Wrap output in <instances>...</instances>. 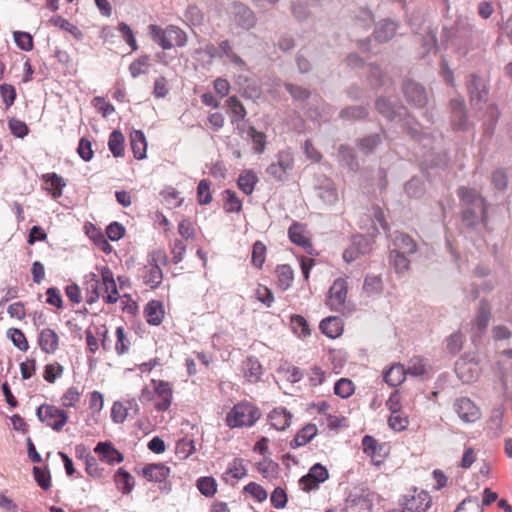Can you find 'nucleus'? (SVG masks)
<instances>
[{"label": "nucleus", "mask_w": 512, "mask_h": 512, "mask_svg": "<svg viewBox=\"0 0 512 512\" xmlns=\"http://www.w3.org/2000/svg\"><path fill=\"white\" fill-rule=\"evenodd\" d=\"M150 386L141 390L140 401L143 404L152 403L157 412L168 411L173 403V384L162 379H152Z\"/></svg>", "instance_id": "obj_1"}, {"label": "nucleus", "mask_w": 512, "mask_h": 512, "mask_svg": "<svg viewBox=\"0 0 512 512\" xmlns=\"http://www.w3.org/2000/svg\"><path fill=\"white\" fill-rule=\"evenodd\" d=\"M151 39L163 50H170L174 47H184L188 42L187 33L177 25L161 27L157 24L148 26Z\"/></svg>", "instance_id": "obj_2"}, {"label": "nucleus", "mask_w": 512, "mask_h": 512, "mask_svg": "<svg viewBox=\"0 0 512 512\" xmlns=\"http://www.w3.org/2000/svg\"><path fill=\"white\" fill-rule=\"evenodd\" d=\"M262 416L261 410L249 401H241L235 404L227 413L226 425L231 428L252 427Z\"/></svg>", "instance_id": "obj_3"}, {"label": "nucleus", "mask_w": 512, "mask_h": 512, "mask_svg": "<svg viewBox=\"0 0 512 512\" xmlns=\"http://www.w3.org/2000/svg\"><path fill=\"white\" fill-rule=\"evenodd\" d=\"M431 495L421 489H413L400 500L401 509L391 512H427L432 507Z\"/></svg>", "instance_id": "obj_4"}, {"label": "nucleus", "mask_w": 512, "mask_h": 512, "mask_svg": "<svg viewBox=\"0 0 512 512\" xmlns=\"http://www.w3.org/2000/svg\"><path fill=\"white\" fill-rule=\"evenodd\" d=\"M39 420L54 431H61L68 422V413L55 405L44 403L37 408Z\"/></svg>", "instance_id": "obj_5"}, {"label": "nucleus", "mask_w": 512, "mask_h": 512, "mask_svg": "<svg viewBox=\"0 0 512 512\" xmlns=\"http://www.w3.org/2000/svg\"><path fill=\"white\" fill-rule=\"evenodd\" d=\"M171 470L163 463L147 464L142 469L143 477L151 482L159 483V489L163 492L171 491V482L168 481Z\"/></svg>", "instance_id": "obj_6"}, {"label": "nucleus", "mask_w": 512, "mask_h": 512, "mask_svg": "<svg viewBox=\"0 0 512 512\" xmlns=\"http://www.w3.org/2000/svg\"><path fill=\"white\" fill-rule=\"evenodd\" d=\"M294 157L290 150H281L277 154V161L270 164L267 174L277 181H284L289 171L293 169Z\"/></svg>", "instance_id": "obj_7"}, {"label": "nucleus", "mask_w": 512, "mask_h": 512, "mask_svg": "<svg viewBox=\"0 0 512 512\" xmlns=\"http://www.w3.org/2000/svg\"><path fill=\"white\" fill-rule=\"evenodd\" d=\"M347 295V278H337L336 280H334L333 284L329 289L326 304L333 311H341L345 306Z\"/></svg>", "instance_id": "obj_8"}, {"label": "nucleus", "mask_w": 512, "mask_h": 512, "mask_svg": "<svg viewBox=\"0 0 512 512\" xmlns=\"http://www.w3.org/2000/svg\"><path fill=\"white\" fill-rule=\"evenodd\" d=\"M363 452L367 454L371 461L379 466L389 454V446L386 443H379L374 437L366 435L362 439Z\"/></svg>", "instance_id": "obj_9"}, {"label": "nucleus", "mask_w": 512, "mask_h": 512, "mask_svg": "<svg viewBox=\"0 0 512 512\" xmlns=\"http://www.w3.org/2000/svg\"><path fill=\"white\" fill-rule=\"evenodd\" d=\"M103 284V300L107 304H115L119 299L117 285L112 270L107 266L97 267Z\"/></svg>", "instance_id": "obj_10"}, {"label": "nucleus", "mask_w": 512, "mask_h": 512, "mask_svg": "<svg viewBox=\"0 0 512 512\" xmlns=\"http://www.w3.org/2000/svg\"><path fill=\"white\" fill-rule=\"evenodd\" d=\"M85 301L92 305L96 303L101 297L103 298V284L100 274L89 273L85 276Z\"/></svg>", "instance_id": "obj_11"}, {"label": "nucleus", "mask_w": 512, "mask_h": 512, "mask_svg": "<svg viewBox=\"0 0 512 512\" xmlns=\"http://www.w3.org/2000/svg\"><path fill=\"white\" fill-rule=\"evenodd\" d=\"M138 276L143 284L152 290L157 289L161 285L164 277L160 266L148 263L139 268Z\"/></svg>", "instance_id": "obj_12"}, {"label": "nucleus", "mask_w": 512, "mask_h": 512, "mask_svg": "<svg viewBox=\"0 0 512 512\" xmlns=\"http://www.w3.org/2000/svg\"><path fill=\"white\" fill-rule=\"evenodd\" d=\"M37 343L45 354H55L60 346V336L52 328H44L39 332Z\"/></svg>", "instance_id": "obj_13"}, {"label": "nucleus", "mask_w": 512, "mask_h": 512, "mask_svg": "<svg viewBox=\"0 0 512 512\" xmlns=\"http://www.w3.org/2000/svg\"><path fill=\"white\" fill-rule=\"evenodd\" d=\"M293 415L285 407H276L268 414V422L278 431L286 430L292 421Z\"/></svg>", "instance_id": "obj_14"}, {"label": "nucleus", "mask_w": 512, "mask_h": 512, "mask_svg": "<svg viewBox=\"0 0 512 512\" xmlns=\"http://www.w3.org/2000/svg\"><path fill=\"white\" fill-rule=\"evenodd\" d=\"M143 313L149 325L159 326L165 317L164 305L159 300H151L145 305Z\"/></svg>", "instance_id": "obj_15"}, {"label": "nucleus", "mask_w": 512, "mask_h": 512, "mask_svg": "<svg viewBox=\"0 0 512 512\" xmlns=\"http://www.w3.org/2000/svg\"><path fill=\"white\" fill-rule=\"evenodd\" d=\"M41 179L44 183V189L53 199H58L62 196L63 188L66 186V183L61 176L51 172L43 174Z\"/></svg>", "instance_id": "obj_16"}, {"label": "nucleus", "mask_w": 512, "mask_h": 512, "mask_svg": "<svg viewBox=\"0 0 512 512\" xmlns=\"http://www.w3.org/2000/svg\"><path fill=\"white\" fill-rule=\"evenodd\" d=\"M455 410L464 422H475L479 417L476 405L465 397L456 401Z\"/></svg>", "instance_id": "obj_17"}, {"label": "nucleus", "mask_w": 512, "mask_h": 512, "mask_svg": "<svg viewBox=\"0 0 512 512\" xmlns=\"http://www.w3.org/2000/svg\"><path fill=\"white\" fill-rule=\"evenodd\" d=\"M276 287L281 291L288 290L294 281V270L288 264L277 265L274 271Z\"/></svg>", "instance_id": "obj_18"}, {"label": "nucleus", "mask_w": 512, "mask_h": 512, "mask_svg": "<svg viewBox=\"0 0 512 512\" xmlns=\"http://www.w3.org/2000/svg\"><path fill=\"white\" fill-rule=\"evenodd\" d=\"M100 459L109 465H114L123 461V455L112 446L111 443L99 442L94 448Z\"/></svg>", "instance_id": "obj_19"}, {"label": "nucleus", "mask_w": 512, "mask_h": 512, "mask_svg": "<svg viewBox=\"0 0 512 512\" xmlns=\"http://www.w3.org/2000/svg\"><path fill=\"white\" fill-rule=\"evenodd\" d=\"M343 321L340 317L329 316L319 324V329L328 338L336 339L343 333Z\"/></svg>", "instance_id": "obj_20"}, {"label": "nucleus", "mask_w": 512, "mask_h": 512, "mask_svg": "<svg viewBox=\"0 0 512 512\" xmlns=\"http://www.w3.org/2000/svg\"><path fill=\"white\" fill-rule=\"evenodd\" d=\"M242 373L249 383H257L263 374V367L258 359L248 357L242 363Z\"/></svg>", "instance_id": "obj_21"}, {"label": "nucleus", "mask_w": 512, "mask_h": 512, "mask_svg": "<svg viewBox=\"0 0 512 512\" xmlns=\"http://www.w3.org/2000/svg\"><path fill=\"white\" fill-rule=\"evenodd\" d=\"M288 236L294 244L304 249L312 248V243L307 235L306 227L303 224L294 222L288 229Z\"/></svg>", "instance_id": "obj_22"}, {"label": "nucleus", "mask_w": 512, "mask_h": 512, "mask_svg": "<svg viewBox=\"0 0 512 512\" xmlns=\"http://www.w3.org/2000/svg\"><path fill=\"white\" fill-rule=\"evenodd\" d=\"M404 93L407 99L417 107H423L427 102L426 92L423 87L414 82L404 84Z\"/></svg>", "instance_id": "obj_23"}, {"label": "nucleus", "mask_w": 512, "mask_h": 512, "mask_svg": "<svg viewBox=\"0 0 512 512\" xmlns=\"http://www.w3.org/2000/svg\"><path fill=\"white\" fill-rule=\"evenodd\" d=\"M318 433V428L313 423H308L302 427L290 442L293 449L302 447L309 443Z\"/></svg>", "instance_id": "obj_24"}, {"label": "nucleus", "mask_w": 512, "mask_h": 512, "mask_svg": "<svg viewBox=\"0 0 512 512\" xmlns=\"http://www.w3.org/2000/svg\"><path fill=\"white\" fill-rule=\"evenodd\" d=\"M406 375L405 367L400 363H394L384 371L383 379L389 386L397 387L404 382Z\"/></svg>", "instance_id": "obj_25"}, {"label": "nucleus", "mask_w": 512, "mask_h": 512, "mask_svg": "<svg viewBox=\"0 0 512 512\" xmlns=\"http://www.w3.org/2000/svg\"><path fill=\"white\" fill-rule=\"evenodd\" d=\"M455 370L463 382L469 383L476 378L478 367L477 363L463 358L456 362Z\"/></svg>", "instance_id": "obj_26"}, {"label": "nucleus", "mask_w": 512, "mask_h": 512, "mask_svg": "<svg viewBox=\"0 0 512 512\" xmlns=\"http://www.w3.org/2000/svg\"><path fill=\"white\" fill-rule=\"evenodd\" d=\"M130 146L137 160H142L146 157L147 141L141 130H134L130 134Z\"/></svg>", "instance_id": "obj_27"}, {"label": "nucleus", "mask_w": 512, "mask_h": 512, "mask_svg": "<svg viewBox=\"0 0 512 512\" xmlns=\"http://www.w3.org/2000/svg\"><path fill=\"white\" fill-rule=\"evenodd\" d=\"M394 248L399 252L407 253L408 255L414 254L417 251V244L408 234L398 232L393 240Z\"/></svg>", "instance_id": "obj_28"}, {"label": "nucleus", "mask_w": 512, "mask_h": 512, "mask_svg": "<svg viewBox=\"0 0 512 512\" xmlns=\"http://www.w3.org/2000/svg\"><path fill=\"white\" fill-rule=\"evenodd\" d=\"M226 105L228 107V113L233 124L239 123L245 119L247 115L246 108L236 96L228 97L226 100Z\"/></svg>", "instance_id": "obj_29"}, {"label": "nucleus", "mask_w": 512, "mask_h": 512, "mask_svg": "<svg viewBox=\"0 0 512 512\" xmlns=\"http://www.w3.org/2000/svg\"><path fill=\"white\" fill-rule=\"evenodd\" d=\"M257 182V175L252 170H245L240 174L237 185L243 193L246 195H251Z\"/></svg>", "instance_id": "obj_30"}, {"label": "nucleus", "mask_w": 512, "mask_h": 512, "mask_svg": "<svg viewBox=\"0 0 512 512\" xmlns=\"http://www.w3.org/2000/svg\"><path fill=\"white\" fill-rule=\"evenodd\" d=\"M116 343L114 346L115 352L118 356L127 354L131 348V341L123 326H119L115 331Z\"/></svg>", "instance_id": "obj_31"}, {"label": "nucleus", "mask_w": 512, "mask_h": 512, "mask_svg": "<svg viewBox=\"0 0 512 512\" xmlns=\"http://www.w3.org/2000/svg\"><path fill=\"white\" fill-rule=\"evenodd\" d=\"M151 67V59L149 55H142L135 59L129 65V72L133 78L145 75L149 72Z\"/></svg>", "instance_id": "obj_32"}, {"label": "nucleus", "mask_w": 512, "mask_h": 512, "mask_svg": "<svg viewBox=\"0 0 512 512\" xmlns=\"http://www.w3.org/2000/svg\"><path fill=\"white\" fill-rule=\"evenodd\" d=\"M408 254L399 252L398 250H391L389 254V261L395 268L396 272L401 273L409 269L410 260Z\"/></svg>", "instance_id": "obj_33"}, {"label": "nucleus", "mask_w": 512, "mask_h": 512, "mask_svg": "<svg viewBox=\"0 0 512 512\" xmlns=\"http://www.w3.org/2000/svg\"><path fill=\"white\" fill-rule=\"evenodd\" d=\"M124 135L118 131L114 130L110 136L108 141V147L114 157H121L124 153Z\"/></svg>", "instance_id": "obj_34"}, {"label": "nucleus", "mask_w": 512, "mask_h": 512, "mask_svg": "<svg viewBox=\"0 0 512 512\" xmlns=\"http://www.w3.org/2000/svg\"><path fill=\"white\" fill-rule=\"evenodd\" d=\"M82 392L76 386H71L65 390L61 396V405L65 408H75L80 402Z\"/></svg>", "instance_id": "obj_35"}, {"label": "nucleus", "mask_w": 512, "mask_h": 512, "mask_svg": "<svg viewBox=\"0 0 512 512\" xmlns=\"http://www.w3.org/2000/svg\"><path fill=\"white\" fill-rule=\"evenodd\" d=\"M223 197V207L227 213H238L242 210V202L234 191L229 189L225 190L223 192Z\"/></svg>", "instance_id": "obj_36"}, {"label": "nucleus", "mask_w": 512, "mask_h": 512, "mask_svg": "<svg viewBox=\"0 0 512 512\" xmlns=\"http://www.w3.org/2000/svg\"><path fill=\"white\" fill-rule=\"evenodd\" d=\"M355 392V384L348 378L339 379L334 385V393L342 399H347Z\"/></svg>", "instance_id": "obj_37"}, {"label": "nucleus", "mask_w": 512, "mask_h": 512, "mask_svg": "<svg viewBox=\"0 0 512 512\" xmlns=\"http://www.w3.org/2000/svg\"><path fill=\"white\" fill-rule=\"evenodd\" d=\"M396 33V24L392 21L382 22L375 31V38L379 42H387Z\"/></svg>", "instance_id": "obj_38"}, {"label": "nucleus", "mask_w": 512, "mask_h": 512, "mask_svg": "<svg viewBox=\"0 0 512 512\" xmlns=\"http://www.w3.org/2000/svg\"><path fill=\"white\" fill-rule=\"evenodd\" d=\"M64 373V367L57 361L48 363L44 367L43 378L46 382L52 384Z\"/></svg>", "instance_id": "obj_39"}, {"label": "nucleus", "mask_w": 512, "mask_h": 512, "mask_svg": "<svg viewBox=\"0 0 512 512\" xmlns=\"http://www.w3.org/2000/svg\"><path fill=\"white\" fill-rule=\"evenodd\" d=\"M362 242L366 243L364 238L354 239L353 243L348 246L343 252V259L347 262H353L359 258L361 254L365 253V250L361 248Z\"/></svg>", "instance_id": "obj_40"}, {"label": "nucleus", "mask_w": 512, "mask_h": 512, "mask_svg": "<svg viewBox=\"0 0 512 512\" xmlns=\"http://www.w3.org/2000/svg\"><path fill=\"white\" fill-rule=\"evenodd\" d=\"M7 336L20 351L26 352L29 349L28 340L22 330L10 328L7 331Z\"/></svg>", "instance_id": "obj_41"}, {"label": "nucleus", "mask_w": 512, "mask_h": 512, "mask_svg": "<svg viewBox=\"0 0 512 512\" xmlns=\"http://www.w3.org/2000/svg\"><path fill=\"white\" fill-rule=\"evenodd\" d=\"M266 245L261 241H256L252 247L251 262L257 269H261L266 260Z\"/></svg>", "instance_id": "obj_42"}, {"label": "nucleus", "mask_w": 512, "mask_h": 512, "mask_svg": "<svg viewBox=\"0 0 512 512\" xmlns=\"http://www.w3.org/2000/svg\"><path fill=\"white\" fill-rule=\"evenodd\" d=\"M499 115H500V112L495 105L490 104L487 106L485 115H484V117H485L484 125H485V133L486 134L493 133L496 123L498 121Z\"/></svg>", "instance_id": "obj_43"}, {"label": "nucleus", "mask_w": 512, "mask_h": 512, "mask_svg": "<svg viewBox=\"0 0 512 512\" xmlns=\"http://www.w3.org/2000/svg\"><path fill=\"white\" fill-rule=\"evenodd\" d=\"M391 429L397 432L405 430L409 425V418L404 411L392 413L388 419Z\"/></svg>", "instance_id": "obj_44"}, {"label": "nucleus", "mask_w": 512, "mask_h": 512, "mask_svg": "<svg viewBox=\"0 0 512 512\" xmlns=\"http://www.w3.org/2000/svg\"><path fill=\"white\" fill-rule=\"evenodd\" d=\"M196 486L201 494L206 497H212L217 492V483L213 477H200Z\"/></svg>", "instance_id": "obj_45"}, {"label": "nucleus", "mask_w": 512, "mask_h": 512, "mask_svg": "<svg viewBox=\"0 0 512 512\" xmlns=\"http://www.w3.org/2000/svg\"><path fill=\"white\" fill-rule=\"evenodd\" d=\"M291 324L294 332L302 338L308 337L311 334L307 320L301 315L291 316Z\"/></svg>", "instance_id": "obj_46"}, {"label": "nucleus", "mask_w": 512, "mask_h": 512, "mask_svg": "<svg viewBox=\"0 0 512 512\" xmlns=\"http://www.w3.org/2000/svg\"><path fill=\"white\" fill-rule=\"evenodd\" d=\"M247 133L252 139L254 151L262 154L266 147V135L263 132L257 131L253 126L249 127Z\"/></svg>", "instance_id": "obj_47"}, {"label": "nucleus", "mask_w": 512, "mask_h": 512, "mask_svg": "<svg viewBox=\"0 0 512 512\" xmlns=\"http://www.w3.org/2000/svg\"><path fill=\"white\" fill-rule=\"evenodd\" d=\"M427 372L426 361L421 357H413L408 363L406 373L415 377L423 376Z\"/></svg>", "instance_id": "obj_48"}, {"label": "nucleus", "mask_w": 512, "mask_h": 512, "mask_svg": "<svg viewBox=\"0 0 512 512\" xmlns=\"http://www.w3.org/2000/svg\"><path fill=\"white\" fill-rule=\"evenodd\" d=\"M131 479L132 476L130 475V473L124 470L123 468H119L117 473L115 474V482L123 494H128L131 492Z\"/></svg>", "instance_id": "obj_49"}, {"label": "nucleus", "mask_w": 512, "mask_h": 512, "mask_svg": "<svg viewBox=\"0 0 512 512\" xmlns=\"http://www.w3.org/2000/svg\"><path fill=\"white\" fill-rule=\"evenodd\" d=\"M326 376V372L319 366H313L307 372V380L311 387L322 385L326 380Z\"/></svg>", "instance_id": "obj_50"}, {"label": "nucleus", "mask_w": 512, "mask_h": 512, "mask_svg": "<svg viewBox=\"0 0 512 512\" xmlns=\"http://www.w3.org/2000/svg\"><path fill=\"white\" fill-rule=\"evenodd\" d=\"M88 407L92 415L99 414L104 406L103 394L99 391H92L88 394Z\"/></svg>", "instance_id": "obj_51"}, {"label": "nucleus", "mask_w": 512, "mask_h": 512, "mask_svg": "<svg viewBox=\"0 0 512 512\" xmlns=\"http://www.w3.org/2000/svg\"><path fill=\"white\" fill-rule=\"evenodd\" d=\"M243 491L249 494L258 502H264L267 497V491L258 483L250 482L246 486H244Z\"/></svg>", "instance_id": "obj_52"}, {"label": "nucleus", "mask_w": 512, "mask_h": 512, "mask_svg": "<svg viewBox=\"0 0 512 512\" xmlns=\"http://www.w3.org/2000/svg\"><path fill=\"white\" fill-rule=\"evenodd\" d=\"M52 21L54 22L55 25L59 26L61 29L69 32L75 39L81 40L83 38L82 31L76 25L71 23L70 21H68L60 16L55 19H52Z\"/></svg>", "instance_id": "obj_53"}, {"label": "nucleus", "mask_w": 512, "mask_h": 512, "mask_svg": "<svg viewBox=\"0 0 512 512\" xmlns=\"http://www.w3.org/2000/svg\"><path fill=\"white\" fill-rule=\"evenodd\" d=\"M226 474L236 480L244 478L247 474V470L244 466L243 460L238 458L234 459L232 463H230Z\"/></svg>", "instance_id": "obj_54"}, {"label": "nucleus", "mask_w": 512, "mask_h": 512, "mask_svg": "<svg viewBox=\"0 0 512 512\" xmlns=\"http://www.w3.org/2000/svg\"><path fill=\"white\" fill-rule=\"evenodd\" d=\"M255 297L266 307H271L274 302V295L271 289L262 284H259L255 289Z\"/></svg>", "instance_id": "obj_55"}, {"label": "nucleus", "mask_w": 512, "mask_h": 512, "mask_svg": "<svg viewBox=\"0 0 512 512\" xmlns=\"http://www.w3.org/2000/svg\"><path fill=\"white\" fill-rule=\"evenodd\" d=\"M211 183L207 179H202L197 187V197L200 204H209L212 201L210 192Z\"/></svg>", "instance_id": "obj_56"}, {"label": "nucleus", "mask_w": 512, "mask_h": 512, "mask_svg": "<svg viewBox=\"0 0 512 512\" xmlns=\"http://www.w3.org/2000/svg\"><path fill=\"white\" fill-rule=\"evenodd\" d=\"M14 41L16 45L24 51H30L33 49V38L27 32L15 31L13 33Z\"/></svg>", "instance_id": "obj_57"}, {"label": "nucleus", "mask_w": 512, "mask_h": 512, "mask_svg": "<svg viewBox=\"0 0 512 512\" xmlns=\"http://www.w3.org/2000/svg\"><path fill=\"white\" fill-rule=\"evenodd\" d=\"M178 233L186 240H194L196 237V228L194 222L190 219H183L178 224Z\"/></svg>", "instance_id": "obj_58"}, {"label": "nucleus", "mask_w": 512, "mask_h": 512, "mask_svg": "<svg viewBox=\"0 0 512 512\" xmlns=\"http://www.w3.org/2000/svg\"><path fill=\"white\" fill-rule=\"evenodd\" d=\"M256 469L264 478H271L277 473L278 465L272 460L264 459L256 464Z\"/></svg>", "instance_id": "obj_59"}, {"label": "nucleus", "mask_w": 512, "mask_h": 512, "mask_svg": "<svg viewBox=\"0 0 512 512\" xmlns=\"http://www.w3.org/2000/svg\"><path fill=\"white\" fill-rule=\"evenodd\" d=\"M381 143V138L378 134L369 135L367 137L362 138L359 143L358 147L361 151L365 153L372 152L379 144Z\"/></svg>", "instance_id": "obj_60"}, {"label": "nucleus", "mask_w": 512, "mask_h": 512, "mask_svg": "<svg viewBox=\"0 0 512 512\" xmlns=\"http://www.w3.org/2000/svg\"><path fill=\"white\" fill-rule=\"evenodd\" d=\"M33 474L35 481L42 489L48 490L51 487V476L49 471L39 467H34Z\"/></svg>", "instance_id": "obj_61"}, {"label": "nucleus", "mask_w": 512, "mask_h": 512, "mask_svg": "<svg viewBox=\"0 0 512 512\" xmlns=\"http://www.w3.org/2000/svg\"><path fill=\"white\" fill-rule=\"evenodd\" d=\"M8 126L11 133L19 138L25 137L29 132V128L26 125V123L16 118L10 119L8 122Z\"/></svg>", "instance_id": "obj_62"}, {"label": "nucleus", "mask_w": 512, "mask_h": 512, "mask_svg": "<svg viewBox=\"0 0 512 512\" xmlns=\"http://www.w3.org/2000/svg\"><path fill=\"white\" fill-rule=\"evenodd\" d=\"M164 203L168 208H176L182 204L179 193L174 189H167L161 192Z\"/></svg>", "instance_id": "obj_63"}, {"label": "nucleus", "mask_w": 512, "mask_h": 512, "mask_svg": "<svg viewBox=\"0 0 512 512\" xmlns=\"http://www.w3.org/2000/svg\"><path fill=\"white\" fill-rule=\"evenodd\" d=\"M19 368L22 379L28 380L36 373V360L34 358H26L20 363Z\"/></svg>", "instance_id": "obj_64"}]
</instances>
